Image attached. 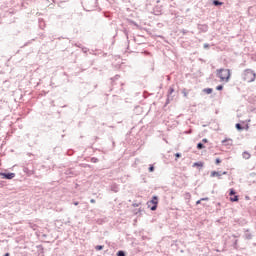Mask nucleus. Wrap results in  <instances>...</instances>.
Segmentation results:
<instances>
[{
  "label": "nucleus",
  "instance_id": "19",
  "mask_svg": "<svg viewBox=\"0 0 256 256\" xmlns=\"http://www.w3.org/2000/svg\"><path fill=\"white\" fill-rule=\"evenodd\" d=\"M216 90H217V91H223V85H218V86L216 87Z\"/></svg>",
  "mask_w": 256,
  "mask_h": 256
},
{
  "label": "nucleus",
  "instance_id": "22",
  "mask_svg": "<svg viewBox=\"0 0 256 256\" xmlns=\"http://www.w3.org/2000/svg\"><path fill=\"white\" fill-rule=\"evenodd\" d=\"M235 190L234 189H230L229 195L232 197V195H235Z\"/></svg>",
  "mask_w": 256,
  "mask_h": 256
},
{
  "label": "nucleus",
  "instance_id": "33",
  "mask_svg": "<svg viewBox=\"0 0 256 256\" xmlns=\"http://www.w3.org/2000/svg\"><path fill=\"white\" fill-rule=\"evenodd\" d=\"M90 203H95V199H91V200H90Z\"/></svg>",
  "mask_w": 256,
  "mask_h": 256
},
{
  "label": "nucleus",
  "instance_id": "24",
  "mask_svg": "<svg viewBox=\"0 0 256 256\" xmlns=\"http://www.w3.org/2000/svg\"><path fill=\"white\" fill-rule=\"evenodd\" d=\"M175 157H176V159H179L181 157V153H176Z\"/></svg>",
  "mask_w": 256,
  "mask_h": 256
},
{
  "label": "nucleus",
  "instance_id": "15",
  "mask_svg": "<svg viewBox=\"0 0 256 256\" xmlns=\"http://www.w3.org/2000/svg\"><path fill=\"white\" fill-rule=\"evenodd\" d=\"M103 245H97L96 247H95V249H96V251H101V250H103Z\"/></svg>",
  "mask_w": 256,
  "mask_h": 256
},
{
  "label": "nucleus",
  "instance_id": "3",
  "mask_svg": "<svg viewBox=\"0 0 256 256\" xmlns=\"http://www.w3.org/2000/svg\"><path fill=\"white\" fill-rule=\"evenodd\" d=\"M159 198H157V196H153L151 203H153L154 205L151 207V211H156L157 210V203H159Z\"/></svg>",
  "mask_w": 256,
  "mask_h": 256
},
{
  "label": "nucleus",
  "instance_id": "4",
  "mask_svg": "<svg viewBox=\"0 0 256 256\" xmlns=\"http://www.w3.org/2000/svg\"><path fill=\"white\" fill-rule=\"evenodd\" d=\"M1 177H3V179H14L15 177V173L10 172V173H0Z\"/></svg>",
  "mask_w": 256,
  "mask_h": 256
},
{
  "label": "nucleus",
  "instance_id": "29",
  "mask_svg": "<svg viewBox=\"0 0 256 256\" xmlns=\"http://www.w3.org/2000/svg\"><path fill=\"white\" fill-rule=\"evenodd\" d=\"M204 49H209V44L205 43L204 44Z\"/></svg>",
  "mask_w": 256,
  "mask_h": 256
},
{
  "label": "nucleus",
  "instance_id": "20",
  "mask_svg": "<svg viewBox=\"0 0 256 256\" xmlns=\"http://www.w3.org/2000/svg\"><path fill=\"white\" fill-rule=\"evenodd\" d=\"M30 227H31V229H33V231L37 230V225H35V224H30Z\"/></svg>",
  "mask_w": 256,
  "mask_h": 256
},
{
  "label": "nucleus",
  "instance_id": "17",
  "mask_svg": "<svg viewBox=\"0 0 256 256\" xmlns=\"http://www.w3.org/2000/svg\"><path fill=\"white\" fill-rule=\"evenodd\" d=\"M182 95H184V97L187 98V96H188L187 89L184 88V89L182 90Z\"/></svg>",
  "mask_w": 256,
  "mask_h": 256
},
{
  "label": "nucleus",
  "instance_id": "35",
  "mask_svg": "<svg viewBox=\"0 0 256 256\" xmlns=\"http://www.w3.org/2000/svg\"><path fill=\"white\" fill-rule=\"evenodd\" d=\"M74 205H76V206L79 205V202H74Z\"/></svg>",
  "mask_w": 256,
  "mask_h": 256
},
{
  "label": "nucleus",
  "instance_id": "14",
  "mask_svg": "<svg viewBox=\"0 0 256 256\" xmlns=\"http://www.w3.org/2000/svg\"><path fill=\"white\" fill-rule=\"evenodd\" d=\"M148 171L150 173H153V171H155V167L153 165H150L149 168H148Z\"/></svg>",
  "mask_w": 256,
  "mask_h": 256
},
{
  "label": "nucleus",
  "instance_id": "13",
  "mask_svg": "<svg viewBox=\"0 0 256 256\" xmlns=\"http://www.w3.org/2000/svg\"><path fill=\"white\" fill-rule=\"evenodd\" d=\"M193 167H203V164H202V162H195L193 164Z\"/></svg>",
  "mask_w": 256,
  "mask_h": 256
},
{
  "label": "nucleus",
  "instance_id": "32",
  "mask_svg": "<svg viewBox=\"0 0 256 256\" xmlns=\"http://www.w3.org/2000/svg\"><path fill=\"white\" fill-rule=\"evenodd\" d=\"M227 141H231V139H229V140H223L222 143H227Z\"/></svg>",
  "mask_w": 256,
  "mask_h": 256
},
{
  "label": "nucleus",
  "instance_id": "37",
  "mask_svg": "<svg viewBox=\"0 0 256 256\" xmlns=\"http://www.w3.org/2000/svg\"><path fill=\"white\" fill-rule=\"evenodd\" d=\"M9 255H10L9 253L4 254V256H9Z\"/></svg>",
  "mask_w": 256,
  "mask_h": 256
},
{
  "label": "nucleus",
  "instance_id": "16",
  "mask_svg": "<svg viewBox=\"0 0 256 256\" xmlns=\"http://www.w3.org/2000/svg\"><path fill=\"white\" fill-rule=\"evenodd\" d=\"M117 256H125V251L119 250Z\"/></svg>",
  "mask_w": 256,
  "mask_h": 256
},
{
  "label": "nucleus",
  "instance_id": "9",
  "mask_svg": "<svg viewBox=\"0 0 256 256\" xmlns=\"http://www.w3.org/2000/svg\"><path fill=\"white\" fill-rule=\"evenodd\" d=\"M199 29H200L201 31H204V33H205V32H207V29H209V27H208L207 25H200V26H199Z\"/></svg>",
  "mask_w": 256,
  "mask_h": 256
},
{
  "label": "nucleus",
  "instance_id": "6",
  "mask_svg": "<svg viewBox=\"0 0 256 256\" xmlns=\"http://www.w3.org/2000/svg\"><path fill=\"white\" fill-rule=\"evenodd\" d=\"M242 157H243V159H251V154L247 151H244L242 153Z\"/></svg>",
  "mask_w": 256,
  "mask_h": 256
},
{
  "label": "nucleus",
  "instance_id": "10",
  "mask_svg": "<svg viewBox=\"0 0 256 256\" xmlns=\"http://www.w3.org/2000/svg\"><path fill=\"white\" fill-rule=\"evenodd\" d=\"M230 201L232 203H235V202L239 201V196L235 195L234 197H230Z\"/></svg>",
  "mask_w": 256,
  "mask_h": 256
},
{
  "label": "nucleus",
  "instance_id": "2",
  "mask_svg": "<svg viewBox=\"0 0 256 256\" xmlns=\"http://www.w3.org/2000/svg\"><path fill=\"white\" fill-rule=\"evenodd\" d=\"M242 79L243 81H246L247 83H253L256 79V74L253 70L251 69H246L244 70L242 74Z\"/></svg>",
  "mask_w": 256,
  "mask_h": 256
},
{
  "label": "nucleus",
  "instance_id": "18",
  "mask_svg": "<svg viewBox=\"0 0 256 256\" xmlns=\"http://www.w3.org/2000/svg\"><path fill=\"white\" fill-rule=\"evenodd\" d=\"M99 162V159L93 157L91 158V163H98Z\"/></svg>",
  "mask_w": 256,
  "mask_h": 256
},
{
  "label": "nucleus",
  "instance_id": "7",
  "mask_svg": "<svg viewBox=\"0 0 256 256\" xmlns=\"http://www.w3.org/2000/svg\"><path fill=\"white\" fill-rule=\"evenodd\" d=\"M203 93H206L207 95H211V93H213V89L212 88H205V89H203Z\"/></svg>",
  "mask_w": 256,
  "mask_h": 256
},
{
  "label": "nucleus",
  "instance_id": "27",
  "mask_svg": "<svg viewBox=\"0 0 256 256\" xmlns=\"http://www.w3.org/2000/svg\"><path fill=\"white\" fill-rule=\"evenodd\" d=\"M201 201H209V197L201 198Z\"/></svg>",
  "mask_w": 256,
  "mask_h": 256
},
{
  "label": "nucleus",
  "instance_id": "1",
  "mask_svg": "<svg viewBox=\"0 0 256 256\" xmlns=\"http://www.w3.org/2000/svg\"><path fill=\"white\" fill-rule=\"evenodd\" d=\"M217 77H219L221 81H224L225 83H229V79H231V70L223 69V68L218 69Z\"/></svg>",
  "mask_w": 256,
  "mask_h": 256
},
{
  "label": "nucleus",
  "instance_id": "23",
  "mask_svg": "<svg viewBox=\"0 0 256 256\" xmlns=\"http://www.w3.org/2000/svg\"><path fill=\"white\" fill-rule=\"evenodd\" d=\"M215 163H216V165H219V163H221V159L220 158H216Z\"/></svg>",
  "mask_w": 256,
  "mask_h": 256
},
{
  "label": "nucleus",
  "instance_id": "30",
  "mask_svg": "<svg viewBox=\"0 0 256 256\" xmlns=\"http://www.w3.org/2000/svg\"><path fill=\"white\" fill-rule=\"evenodd\" d=\"M201 201H203V200H198V201H196V205H201Z\"/></svg>",
  "mask_w": 256,
  "mask_h": 256
},
{
  "label": "nucleus",
  "instance_id": "8",
  "mask_svg": "<svg viewBox=\"0 0 256 256\" xmlns=\"http://www.w3.org/2000/svg\"><path fill=\"white\" fill-rule=\"evenodd\" d=\"M213 5H215V7H219V6L223 5V2H221L219 0H214Z\"/></svg>",
  "mask_w": 256,
  "mask_h": 256
},
{
  "label": "nucleus",
  "instance_id": "36",
  "mask_svg": "<svg viewBox=\"0 0 256 256\" xmlns=\"http://www.w3.org/2000/svg\"><path fill=\"white\" fill-rule=\"evenodd\" d=\"M222 175H227V172H222Z\"/></svg>",
  "mask_w": 256,
  "mask_h": 256
},
{
  "label": "nucleus",
  "instance_id": "26",
  "mask_svg": "<svg viewBox=\"0 0 256 256\" xmlns=\"http://www.w3.org/2000/svg\"><path fill=\"white\" fill-rule=\"evenodd\" d=\"M208 142L209 140H207V138L202 139V143H208Z\"/></svg>",
  "mask_w": 256,
  "mask_h": 256
},
{
  "label": "nucleus",
  "instance_id": "5",
  "mask_svg": "<svg viewBox=\"0 0 256 256\" xmlns=\"http://www.w3.org/2000/svg\"><path fill=\"white\" fill-rule=\"evenodd\" d=\"M210 177H218V179H221V172L212 171Z\"/></svg>",
  "mask_w": 256,
  "mask_h": 256
},
{
  "label": "nucleus",
  "instance_id": "38",
  "mask_svg": "<svg viewBox=\"0 0 256 256\" xmlns=\"http://www.w3.org/2000/svg\"><path fill=\"white\" fill-rule=\"evenodd\" d=\"M232 237H237V236H235V235H232Z\"/></svg>",
  "mask_w": 256,
  "mask_h": 256
},
{
  "label": "nucleus",
  "instance_id": "31",
  "mask_svg": "<svg viewBox=\"0 0 256 256\" xmlns=\"http://www.w3.org/2000/svg\"><path fill=\"white\" fill-rule=\"evenodd\" d=\"M24 173H29V168H24Z\"/></svg>",
  "mask_w": 256,
  "mask_h": 256
},
{
  "label": "nucleus",
  "instance_id": "11",
  "mask_svg": "<svg viewBox=\"0 0 256 256\" xmlns=\"http://www.w3.org/2000/svg\"><path fill=\"white\" fill-rule=\"evenodd\" d=\"M197 149H199V150L205 149V145H204L203 143L199 142V143L197 144Z\"/></svg>",
  "mask_w": 256,
  "mask_h": 256
},
{
  "label": "nucleus",
  "instance_id": "12",
  "mask_svg": "<svg viewBox=\"0 0 256 256\" xmlns=\"http://www.w3.org/2000/svg\"><path fill=\"white\" fill-rule=\"evenodd\" d=\"M236 129H237L238 131H243V126H242L240 123H237V124H236Z\"/></svg>",
  "mask_w": 256,
  "mask_h": 256
},
{
  "label": "nucleus",
  "instance_id": "25",
  "mask_svg": "<svg viewBox=\"0 0 256 256\" xmlns=\"http://www.w3.org/2000/svg\"><path fill=\"white\" fill-rule=\"evenodd\" d=\"M174 92H175V89H173V88H170V89H169L170 95H171V93H174Z\"/></svg>",
  "mask_w": 256,
  "mask_h": 256
},
{
  "label": "nucleus",
  "instance_id": "28",
  "mask_svg": "<svg viewBox=\"0 0 256 256\" xmlns=\"http://www.w3.org/2000/svg\"><path fill=\"white\" fill-rule=\"evenodd\" d=\"M182 33H183V35H187L188 31L185 30V29H183V30H182Z\"/></svg>",
  "mask_w": 256,
  "mask_h": 256
},
{
  "label": "nucleus",
  "instance_id": "34",
  "mask_svg": "<svg viewBox=\"0 0 256 256\" xmlns=\"http://www.w3.org/2000/svg\"><path fill=\"white\" fill-rule=\"evenodd\" d=\"M234 247H237V240H235L234 242Z\"/></svg>",
  "mask_w": 256,
  "mask_h": 256
},
{
  "label": "nucleus",
  "instance_id": "21",
  "mask_svg": "<svg viewBox=\"0 0 256 256\" xmlns=\"http://www.w3.org/2000/svg\"><path fill=\"white\" fill-rule=\"evenodd\" d=\"M252 237H253V236H252L251 234H249V233H246V234H245V238H246V239H252Z\"/></svg>",
  "mask_w": 256,
  "mask_h": 256
}]
</instances>
